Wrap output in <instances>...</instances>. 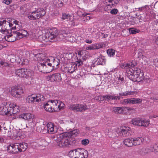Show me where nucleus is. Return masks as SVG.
Wrapping results in <instances>:
<instances>
[{
    "mask_svg": "<svg viewBox=\"0 0 158 158\" xmlns=\"http://www.w3.org/2000/svg\"><path fill=\"white\" fill-rule=\"evenodd\" d=\"M156 43L158 44V36L156 37Z\"/></svg>",
    "mask_w": 158,
    "mask_h": 158,
    "instance_id": "obj_64",
    "label": "nucleus"
},
{
    "mask_svg": "<svg viewBox=\"0 0 158 158\" xmlns=\"http://www.w3.org/2000/svg\"><path fill=\"white\" fill-rule=\"evenodd\" d=\"M64 105L63 102H61L60 101H58V111L62 109L64 106Z\"/></svg>",
    "mask_w": 158,
    "mask_h": 158,
    "instance_id": "obj_40",
    "label": "nucleus"
},
{
    "mask_svg": "<svg viewBox=\"0 0 158 158\" xmlns=\"http://www.w3.org/2000/svg\"><path fill=\"white\" fill-rule=\"evenodd\" d=\"M88 156V152L84 149H77L76 158H87Z\"/></svg>",
    "mask_w": 158,
    "mask_h": 158,
    "instance_id": "obj_11",
    "label": "nucleus"
},
{
    "mask_svg": "<svg viewBox=\"0 0 158 158\" xmlns=\"http://www.w3.org/2000/svg\"><path fill=\"white\" fill-rule=\"evenodd\" d=\"M69 108L73 110L77 111H83L87 108L86 105L79 104L71 105L69 106Z\"/></svg>",
    "mask_w": 158,
    "mask_h": 158,
    "instance_id": "obj_10",
    "label": "nucleus"
},
{
    "mask_svg": "<svg viewBox=\"0 0 158 158\" xmlns=\"http://www.w3.org/2000/svg\"><path fill=\"white\" fill-rule=\"evenodd\" d=\"M130 130V128L128 127L122 126L120 128V131H119L120 135L124 137L128 136L129 134V131Z\"/></svg>",
    "mask_w": 158,
    "mask_h": 158,
    "instance_id": "obj_14",
    "label": "nucleus"
},
{
    "mask_svg": "<svg viewBox=\"0 0 158 158\" xmlns=\"http://www.w3.org/2000/svg\"><path fill=\"white\" fill-rule=\"evenodd\" d=\"M8 108V106L6 105L0 106V114L2 115L7 114L9 112Z\"/></svg>",
    "mask_w": 158,
    "mask_h": 158,
    "instance_id": "obj_25",
    "label": "nucleus"
},
{
    "mask_svg": "<svg viewBox=\"0 0 158 158\" xmlns=\"http://www.w3.org/2000/svg\"><path fill=\"white\" fill-rule=\"evenodd\" d=\"M35 126V124L34 122H31L28 124V125H27V127L28 128H29L32 129L34 128V127Z\"/></svg>",
    "mask_w": 158,
    "mask_h": 158,
    "instance_id": "obj_45",
    "label": "nucleus"
},
{
    "mask_svg": "<svg viewBox=\"0 0 158 158\" xmlns=\"http://www.w3.org/2000/svg\"><path fill=\"white\" fill-rule=\"evenodd\" d=\"M129 31L130 34H135L138 33V31L135 28H130L129 29Z\"/></svg>",
    "mask_w": 158,
    "mask_h": 158,
    "instance_id": "obj_43",
    "label": "nucleus"
},
{
    "mask_svg": "<svg viewBox=\"0 0 158 158\" xmlns=\"http://www.w3.org/2000/svg\"><path fill=\"white\" fill-rule=\"evenodd\" d=\"M100 48L105 47L106 46V44L104 42H101L99 43Z\"/></svg>",
    "mask_w": 158,
    "mask_h": 158,
    "instance_id": "obj_52",
    "label": "nucleus"
},
{
    "mask_svg": "<svg viewBox=\"0 0 158 158\" xmlns=\"http://www.w3.org/2000/svg\"><path fill=\"white\" fill-rule=\"evenodd\" d=\"M6 21L4 20L2 21H0V32L5 33L7 32L8 33L10 32L11 31L5 28Z\"/></svg>",
    "mask_w": 158,
    "mask_h": 158,
    "instance_id": "obj_19",
    "label": "nucleus"
},
{
    "mask_svg": "<svg viewBox=\"0 0 158 158\" xmlns=\"http://www.w3.org/2000/svg\"><path fill=\"white\" fill-rule=\"evenodd\" d=\"M50 80L52 81H60L61 79V75L59 73L52 74L50 76Z\"/></svg>",
    "mask_w": 158,
    "mask_h": 158,
    "instance_id": "obj_20",
    "label": "nucleus"
},
{
    "mask_svg": "<svg viewBox=\"0 0 158 158\" xmlns=\"http://www.w3.org/2000/svg\"><path fill=\"white\" fill-rule=\"evenodd\" d=\"M51 105L52 107V110L53 112L54 111H58V101L57 100H51Z\"/></svg>",
    "mask_w": 158,
    "mask_h": 158,
    "instance_id": "obj_28",
    "label": "nucleus"
},
{
    "mask_svg": "<svg viewBox=\"0 0 158 158\" xmlns=\"http://www.w3.org/2000/svg\"><path fill=\"white\" fill-rule=\"evenodd\" d=\"M18 151L20 152H24L27 148V144L26 143H22L19 144L18 143Z\"/></svg>",
    "mask_w": 158,
    "mask_h": 158,
    "instance_id": "obj_26",
    "label": "nucleus"
},
{
    "mask_svg": "<svg viewBox=\"0 0 158 158\" xmlns=\"http://www.w3.org/2000/svg\"><path fill=\"white\" fill-rule=\"evenodd\" d=\"M133 138H128L124 140V143L127 146L131 147L133 145Z\"/></svg>",
    "mask_w": 158,
    "mask_h": 158,
    "instance_id": "obj_30",
    "label": "nucleus"
},
{
    "mask_svg": "<svg viewBox=\"0 0 158 158\" xmlns=\"http://www.w3.org/2000/svg\"><path fill=\"white\" fill-rule=\"evenodd\" d=\"M58 34L57 29L55 28H50L47 30L43 38L46 41L54 42L56 40V37Z\"/></svg>",
    "mask_w": 158,
    "mask_h": 158,
    "instance_id": "obj_5",
    "label": "nucleus"
},
{
    "mask_svg": "<svg viewBox=\"0 0 158 158\" xmlns=\"http://www.w3.org/2000/svg\"><path fill=\"white\" fill-rule=\"evenodd\" d=\"M83 53V51L81 50L79 51L78 53V55H79L80 56H81L82 55V54Z\"/></svg>",
    "mask_w": 158,
    "mask_h": 158,
    "instance_id": "obj_56",
    "label": "nucleus"
},
{
    "mask_svg": "<svg viewBox=\"0 0 158 158\" xmlns=\"http://www.w3.org/2000/svg\"><path fill=\"white\" fill-rule=\"evenodd\" d=\"M69 134L64 132L58 135L57 139V145L60 147L65 148L73 146L76 143L75 139L69 136Z\"/></svg>",
    "mask_w": 158,
    "mask_h": 158,
    "instance_id": "obj_3",
    "label": "nucleus"
},
{
    "mask_svg": "<svg viewBox=\"0 0 158 158\" xmlns=\"http://www.w3.org/2000/svg\"><path fill=\"white\" fill-rule=\"evenodd\" d=\"M5 38L7 41L10 42H13L16 40L19 39L16 36V31L15 33L14 32L13 34L6 35L5 36Z\"/></svg>",
    "mask_w": 158,
    "mask_h": 158,
    "instance_id": "obj_15",
    "label": "nucleus"
},
{
    "mask_svg": "<svg viewBox=\"0 0 158 158\" xmlns=\"http://www.w3.org/2000/svg\"><path fill=\"white\" fill-rule=\"evenodd\" d=\"M118 12V10L117 9L114 8L111 9L110 11V13L114 15H116Z\"/></svg>",
    "mask_w": 158,
    "mask_h": 158,
    "instance_id": "obj_46",
    "label": "nucleus"
},
{
    "mask_svg": "<svg viewBox=\"0 0 158 158\" xmlns=\"http://www.w3.org/2000/svg\"><path fill=\"white\" fill-rule=\"evenodd\" d=\"M77 69L76 65L72 64H68L67 67L64 69V71L65 73H73Z\"/></svg>",
    "mask_w": 158,
    "mask_h": 158,
    "instance_id": "obj_16",
    "label": "nucleus"
},
{
    "mask_svg": "<svg viewBox=\"0 0 158 158\" xmlns=\"http://www.w3.org/2000/svg\"><path fill=\"white\" fill-rule=\"evenodd\" d=\"M85 42L88 44H91L92 43V40H86L85 41Z\"/></svg>",
    "mask_w": 158,
    "mask_h": 158,
    "instance_id": "obj_57",
    "label": "nucleus"
},
{
    "mask_svg": "<svg viewBox=\"0 0 158 158\" xmlns=\"http://www.w3.org/2000/svg\"><path fill=\"white\" fill-rule=\"evenodd\" d=\"M16 36L18 37L19 39L23 38L28 35V33L27 31L23 29H20L19 31H16Z\"/></svg>",
    "mask_w": 158,
    "mask_h": 158,
    "instance_id": "obj_21",
    "label": "nucleus"
},
{
    "mask_svg": "<svg viewBox=\"0 0 158 158\" xmlns=\"http://www.w3.org/2000/svg\"><path fill=\"white\" fill-rule=\"evenodd\" d=\"M52 105L51 104V101H48L47 102L44 103V108L45 110L49 112H52L53 110H52V107L51 106Z\"/></svg>",
    "mask_w": 158,
    "mask_h": 158,
    "instance_id": "obj_24",
    "label": "nucleus"
},
{
    "mask_svg": "<svg viewBox=\"0 0 158 158\" xmlns=\"http://www.w3.org/2000/svg\"><path fill=\"white\" fill-rule=\"evenodd\" d=\"M45 99L44 96L40 94H33L28 96L27 100L29 103H38L40 101H44Z\"/></svg>",
    "mask_w": 158,
    "mask_h": 158,
    "instance_id": "obj_8",
    "label": "nucleus"
},
{
    "mask_svg": "<svg viewBox=\"0 0 158 158\" xmlns=\"http://www.w3.org/2000/svg\"><path fill=\"white\" fill-rule=\"evenodd\" d=\"M61 34L64 37H67L66 39L70 42H73V40H72V39L73 40V37L70 36L71 33L68 31H65L63 30H61L60 31ZM74 41H75L74 40Z\"/></svg>",
    "mask_w": 158,
    "mask_h": 158,
    "instance_id": "obj_18",
    "label": "nucleus"
},
{
    "mask_svg": "<svg viewBox=\"0 0 158 158\" xmlns=\"http://www.w3.org/2000/svg\"><path fill=\"white\" fill-rule=\"evenodd\" d=\"M137 65V63L135 61L132 60L121 64L120 66L121 68L126 70L127 76L130 79L135 82H139L144 79L142 73L141 74V76H139L132 73L133 71L132 68L135 67Z\"/></svg>",
    "mask_w": 158,
    "mask_h": 158,
    "instance_id": "obj_2",
    "label": "nucleus"
},
{
    "mask_svg": "<svg viewBox=\"0 0 158 158\" xmlns=\"http://www.w3.org/2000/svg\"><path fill=\"white\" fill-rule=\"evenodd\" d=\"M13 111L12 113L13 114H16L18 112L20 111V109H19V107L18 108H12Z\"/></svg>",
    "mask_w": 158,
    "mask_h": 158,
    "instance_id": "obj_48",
    "label": "nucleus"
},
{
    "mask_svg": "<svg viewBox=\"0 0 158 158\" xmlns=\"http://www.w3.org/2000/svg\"><path fill=\"white\" fill-rule=\"evenodd\" d=\"M158 143L153 145H151L150 147H148L146 148L148 152H158Z\"/></svg>",
    "mask_w": 158,
    "mask_h": 158,
    "instance_id": "obj_23",
    "label": "nucleus"
},
{
    "mask_svg": "<svg viewBox=\"0 0 158 158\" xmlns=\"http://www.w3.org/2000/svg\"><path fill=\"white\" fill-rule=\"evenodd\" d=\"M67 133L69 134V136L71 137L77 136L79 133V131L77 129H75Z\"/></svg>",
    "mask_w": 158,
    "mask_h": 158,
    "instance_id": "obj_34",
    "label": "nucleus"
},
{
    "mask_svg": "<svg viewBox=\"0 0 158 158\" xmlns=\"http://www.w3.org/2000/svg\"><path fill=\"white\" fill-rule=\"evenodd\" d=\"M154 26L155 27L156 30H158V23H156L155 25H154Z\"/></svg>",
    "mask_w": 158,
    "mask_h": 158,
    "instance_id": "obj_61",
    "label": "nucleus"
},
{
    "mask_svg": "<svg viewBox=\"0 0 158 158\" xmlns=\"http://www.w3.org/2000/svg\"><path fill=\"white\" fill-rule=\"evenodd\" d=\"M111 129H106L105 131L106 135H108L109 137L116 138L117 136L113 135V133Z\"/></svg>",
    "mask_w": 158,
    "mask_h": 158,
    "instance_id": "obj_33",
    "label": "nucleus"
},
{
    "mask_svg": "<svg viewBox=\"0 0 158 158\" xmlns=\"http://www.w3.org/2000/svg\"><path fill=\"white\" fill-rule=\"evenodd\" d=\"M50 58L45 56L43 53H39L34 55V59L39 61L37 64L39 70L44 73H48L53 70L57 69L59 64V60L57 58L50 57Z\"/></svg>",
    "mask_w": 158,
    "mask_h": 158,
    "instance_id": "obj_1",
    "label": "nucleus"
},
{
    "mask_svg": "<svg viewBox=\"0 0 158 158\" xmlns=\"http://www.w3.org/2000/svg\"><path fill=\"white\" fill-rule=\"evenodd\" d=\"M89 142V141L88 139H83L81 141V143L84 145H87Z\"/></svg>",
    "mask_w": 158,
    "mask_h": 158,
    "instance_id": "obj_47",
    "label": "nucleus"
},
{
    "mask_svg": "<svg viewBox=\"0 0 158 158\" xmlns=\"http://www.w3.org/2000/svg\"><path fill=\"white\" fill-rule=\"evenodd\" d=\"M19 117L25 120H31L33 116L30 113H23L19 115Z\"/></svg>",
    "mask_w": 158,
    "mask_h": 158,
    "instance_id": "obj_22",
    "label": "nucleus"
},
{
    "mask_svg": "<svg viewBox=\"0 0 158 158\" xmlns=\"http://www.w3.org/2000/svg\"><path fill=\"white\" fill-rule=\"evenodd\" d=\"M70 15L69 14L66 13H63L62 17V19H70Z\"/></svg>",
    "mask_w": 158,
    "mask_h": 158,
    "instance_id": "obj_42",
    "label": "nucleus"
},
{
    "mask_svg": "<svg viewBox=\"0 0 158 158\" xmlns=\"http://www.w3.org/2000/svg\"><path fill=\"white\" fill-rule=\"evenodd\" d=\"M13 108H18L19 107V106L15 103H14L12 105Z\"/></svg>",
    "mask_w": 158,
    "mask_h": 158,
    "instance_id": "obj_60",
    "label": "nucleus"
},
{
    "mask_svg": "<svg viewBox=\"0 0 158 158\" xmlns=\"http://www.w3.org/2000/svg\"><path fill=\"white\" fill-rule=\"evenodd\" d=\"M120 96H115L114 95H113V100H117L120 99Z\"/></svg>",
    "mask_w": 158,
    "mask_h": 158,
    "instance_id": "obj_51",
    "label": "nucleus"
},
{
    "mask_svg": "<svg viewBox=\"0 0 158 158\" xmlns=\"http://www.w3.org/2000/svg\"><path fill=\"white\" fill-rule=\"evenodd\" d=\"M137 94V93L136 92L129 91L119 93V94L121 96H127L130 95H135Z\"/></svg>",
    "mask_w": 158,
    "mask_h": 158,
    "instance_id": "obj_31",
    "label": "nucleus"
},
{
    "mask_svg": "<svg viewBox=\"0 0 158 158\" xmlns=\"http://www.w3.org/2000/svg\"><path fill=\"white\" fill-rule=\"evenodd\" d=\"M148 119L135 118L132 119L131 123L134 125L140 127H148L150 123Z\"/></svg>",
    "mask_w": 158,
    "mask_h": 158,
    "instance_id": "obj_7",
    "label": "nucleus"
},
{
    "mask_svg": "<svg viewBox=\"0 0 158 158\" xmlns=\"http://www.w3.org/2000/svg\"><path fill=\"white\" fill-rule=\"evenodd\" d=\"M102 38H105L108 36V35L107 34H105L104 33H102Z\"/></svg>",
    "mask_w": 158,
    "mask_h": 158,
    "instance_id": "obj_58",
    "label": "nucleus"
},
{
    "mask_svg": "<svg viewBox=\"0 0 158 158\" xmlns=\"http://www.w3.org/2000/svg\"><path fill=\"white\" fill-rule=\"evenodd\" d=\"M112 111L115 114H122L124 112V107H113Z\"/></svg>",
    "mask_w": 158,
    "mask_h": 158,
    "instance_id": "obj_27",
    "label": "nucleus"
},
{
    "mask_svg": "<svg viewBox=\"0 0 158 158\" xmlns=\"http://www.w3.org/2000/svg\"><path fill=\"white\" fill-rule=\"evenodd\" d=\"M133 145H140L142 143L143 139L142 138H133Z\"/></svg>",
    "mask_w": 158,
    "mask_h": 158,
    "instance_id": "obj_32",
    "label": "nucleus"
},
{
    "mask_svg": "<svg viewBox=\"0 0 158 158\" xmlns=\"http://www.w3.org/2000/svg\"><path fill=\"white\" fill-rule=\"evenodd\" d=\"M145 81L146 82L148 83H151L152 82V79L150 78H146L145 79Z\"/></svg>",
    "mask_w": 158,
    "mask_h": 158,
    "instance_id": "obj_55",
    "label": "nucleus"
},
{
    "mask_svg": "<svg viewBox=\"0 0 158 158\" xmlns=\"http://www.w3.org/2000/svg\"><path fill=\"white\" fill-rule=\"evenodd\" d=\"M3 2L5 3L6 5H8L10 4L11 2L10 0H4Z\"/></svg>",
    "mask_w": 158,
    "mask_h": 158,
    "instance_id": "obj_53",
    "label": "nucleus"
},
{
    "mask_svg": "<svg viewBox=\"0 0 158 158\" xmlns=\"http://www.w3.org/2000/svg\"><path fill=\"white\" fill-rule=\"evenodd\" d=\"M41 127L42 130V133L44 134L47 133V131L46 125L44 124L41 125Z\"/></svg>",
    "mask_w": 158,
    "mask_h": 158,
    "instance_id": "obj_41",
    "label": "nucleus"
},
{
    "mask_svg": "<svg viewBox=\"0 0 158 158\" xmlns=\"http://www.w3.org/2000/svg\"><path fill=\"white\" fill-rule=\"evenodd\" d=\"M81 13V11H79L77 12V14L79 16H81V15L80 14Z\"/></svg>",
    "mask_w": 158,
    "mask_h": 158,
    "instance_id": "obj_63",
    "label": "nucleus"
},
{
    "mask_svg": "<svg viewBox=\"0 0 158 158\" xmlns=\"http://www.w3.org/2000/svg\"><path fill=\"white\" fill-rule=\"evenodd\" d=\"M46 12L43 9L39 8L29 12L27 14V17L30 20H37L45 15Z\"/></svg>",
    "mask_w": 158,
    "mask_h": 158,
    "instance_id": "obj_6",
    "label": "nucleus"
},
{
    "mask_svg": "<svg viewBox=\"0 0 158 158\" xmlns=\"http://www.w3.org/2000/svg\"><path fill=\"white\" fill-rule=\"evenodd\" d=\"M77 149L72 150L69 152V156L71 158H76Z\"/></svg>",
    "mask_w": 158,
    "mask_h": 158,
    "instance_id": "obj_37",
    "label": "nucleus"
},
{
    "mask_svg": "<svg viewBox=\"0 0 158 158\" xmlns=\"http://www.w3.org/2000/svg\"><path fill=\"white\" fill-rule=\"evenodd\" d=\"M74 64L76 65V66H80L83 65V62L81 59L77 58V60L74 63Z\"/></svg>",
    "mask_w": 158,
    "mask_h": 158,
    "instance_id": "obj_39",
    "label": "nucleus"
},
{
    "mask_svg": "<svg viewBox=\"0 0 158 158\" xmlns=\"http://www.w3.org/2000/svg\"><path fill=\"white\" fill-rule=\"evenodd\" d=\"M107 53L109 56H113L115 54V50L113 49H108L107 51Z\"/></svg>",
    "mask_w": 158,
    "mask_h": 158,
    "instance_id": "obj_38",
    "label": "nucleus"
},
{
    "mask_svg": "<svg viewBox=\"0 0 158 158\" xmlns=\"http://www.w3.org/2000/svg\"><path fill=\"white\" fill-rule=\"evenodd\" d=\"M91 129V128L90 127H85V130L86 131H89Z\"/></svg>",
    "mask_w": 158,
    "mask_h": 158,
    "instance_id": "obj_62",
    "label": "nucleus"
},
{
    "mask_svg": "<svg viewBox=\"0 0 158 158\" xmlns=\"http://www.w3.org/2000/svg\"><path fill=\"white\" fill-rule=\"evenodd\" d=\"M142 102V99L139 98H131V103L132 104L140 103Z\"/></svg>",
    "mask_w": 158,
    "mask_h": 158,
    "instance_id": "obj_36",
    "label": "nucleus"
},
{
    "mask_svg": "<svg viewBox=\"0 0 158 158\" xmlns=\"http://www.w3.org/2000/svg\"><path fill=\"white\" fill-rule=\"evenodd\" d=\"M36 130L38 132H42V130L41 127V125L37 127Z\"/></svg>",
    "mask_w": 158,
    "mask_h": 158,
    "instance_id": "obj_54",
    "label": "nucleus"
},
{
    "mask_svg": "<svg viewBox=\"0 0 158 158\" xmlns=\"http://www.w3.org/2000/svg\"><path fill=\"white\" fill-rule=\"evenodd\" d=\"M93 62L94 66L99 65H104L106 64V60L105 57L101 55L99 58H95Z\"/></svg>",
    "mask_w": 158,
    "mask_h": 158,
    "instance_id": "obj_12",
    "label": "nucleus"
},
{
    "mask_svg": "<svg viewBox=\"0 0 158 158\" xmlns=\"http://www.w3.org/2000/svg\"><path fill=\"white\" fill-rule=\"evenodd\" d=\"M47 131V133L53 134L56 131V127L52 123H48L46 125Z\"/></svg>",
    "mask_w": 158,
    "mask_h": 158,
    "instance_id": "obj_17",
    "label": "nucleus"
},
{
    "mask_svg": "<svg viewBox=\"0 0 158 158\" xmlns=\"http://www.w3.org/2000/svg\"><path fill=\"white\" fill-rule=\"evenodd\" d=\"M16 74L19 77H25V83L30 85L32 84V76L34 75V72L28 69H21L16 70Z\"/></svg>",
    "mask_w": 158,
    "mask_h": 158,
    "instance_id": "obj_4",
    "label": "nucleus"
},
{
    "mask_svg": "<svg viewBox=\"0 0 158 158\" xmlns=\"http://www.w3.org/2000/svg\"><path fill=\"white\" fill-rule=\"evenodd\" d=\"M23 92V89L20 87L15 86L12 88L11 94L14 97L19 98Z\"/></svg>",
    "mask_w": 158,
    "mask_h": 158,
    "instance_id": "obj_9",
    "label": "nucleus"
},
{
    "mask_svg": "<svg viewBox=\"0 0 158 158\" xmlns=\"http://www.w3.org/2000/svg\"><path fill=\"white\" fill-rule=\"evenodd\" d=\"M135 67H132V70L133 71L132 72V73L133 74H135V75H137L138 76H141V71L139 69H137L136 68H135Z\"/></svg>",
    "mask_w": 158,
    "mask_h": 158,
    "instance_id": "obj_35",
    "label": "nucleus"
},
{
    "mask_svg": "<svg viewBox=\"0 0 158 158\" xmlns=\"http://www.w3.org/2000/svg\"><path fill=\"white\" fill-rule=\"evenodd\" d=\"M7 150L9 153L16 154L19 152L18 145L14 144L9 145L7 147Z\"/></svg>",
    "mask_w": 158,
    "mask_h": 158,
    "instance_id": "obj_13",
    "label": "nucleus"
},
{
    "mask_svg": "<svg viewBox=\"0 0 158 158\" xmlns=\"http://www.w3.org/2000/svg\"><path fill=\"white\" fill-rule=\"evenodd\" d=\"M125 109L129 111H131V110H132V109L131 108L128 107H124V110Z\"/></svg>",
    "mask_w": 158,
    "mask_h": 158,
    "instance_id": "obj_59",
    "label": "nucleus"
},
{
    "mask_svg": "<svg viewBox=\"0 0 158 158\" xmlns=\"http://www.w3.org/2000/svg\"><path fill=\"white\" fill-rule=\"evenodd\" d=\"M86 50H94V44L91 45H89L88 47H87L85 48Z\"/></svg>",
    "mask_w": 158,
    "mask_h": 158,
    "instance_id": "obj_49",
    "label": "nucleus"
},
{
    "mask_svg": "<svg viewBox=\"0 0 158 158\" xmlns=\"http://www.w3.org/2000/svg\"><path fill=\"white\" fill-rule=\"evenodd\" d=\"M123 103L125 104H131V98L124 99L123 101Z\"/></svg>",
    "mask_w": 158,
    "mask_h": 158,
    "instance_id": "obj_44",
    "label": "nucleus"
},
{
    "mask_svg": "<svg viewBox=\"0 0 158 158\" xmlns=\"http://www.w3.org/2000/svg\"><path fill=\"white\" fill-rule=\"evenodd\" d=\"M94 50L96 49H99L100 48L99 43L95 44H94Z\"/></svg>",
    "mask_w": 158,
    "mask_h": 158,
    "instance_id": "obj_50",
    "label": "nucleus"
},
{
    "mask_svg": "<svg viewBox=\"0 0 158 158\" xmlns=\"http://www.w3.org/2000/svg\"><path fill=\"white\" fill-rule=\"evenodd\" d=\"M100 99L102 101H105L108 102L109 101L113 100V95L109 94L103 95L101 96Z\"/></svg>",
    "mask_w": 158,
    "mask_h": 158,
    "instance_id": "obj_29",
    "label": "nucleus"
}]
</instances>
